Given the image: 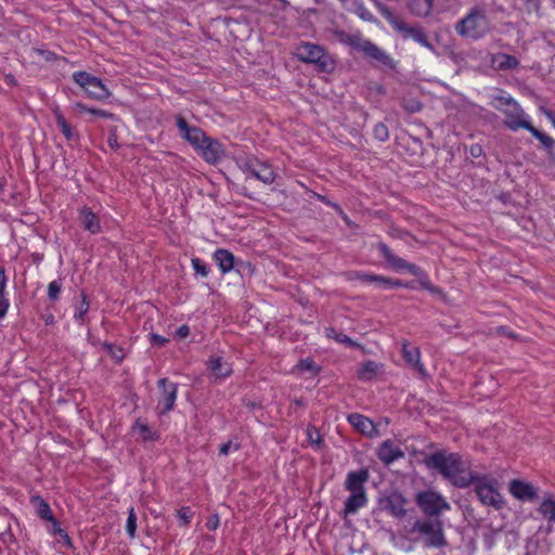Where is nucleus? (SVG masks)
<instances>
[{
	"label": "nucleus",
	"instance_id": "28",
	"mask_svg": "<svg viewBox=\"0 0 555 555\" xmlns=\"http://www.w3.org/2000/svg\"><path fill=\"white\" fill-rule=\"evenodd\" d=\"M31 504L36 507V513L38 517L48 522L54 520V516L52 509L47 501H44L41 496L36 495L30 499Z\"/></svg>",
	"mask_w": 555,
	"mask_h": 555
},
{
	"label": "nucleus",
	"instance_id": "14",
	"mask_svg": "<svg viewBox=\"0 0 555 555\" xmlns=\"http://www.w3.org/2000/svg\"><path fill=\"white\" fill-rule=\"evenodd\" d=\"M406 499L398 491H391L379 500L382 509L396 518H402L406 514Z\"/></svg>",
	"mask_w": 555,
	"mask_h": 555
},
{
	"label": "nucleus",
	"instance_id": "10",
	"mask_svg": "<svg viewBox=\"0 0 555 555\" xmlns=\"http://www.w3.org/2000/svg\"><path fill=\"white\" fill-rule=\"evenodd\" d=\"M72 78L90 99L104 101L111 96L109 90L102 80L87 72H75Z\"/></svg>",
	"mask_w": 555,
	"mask_h": 555
},
{
	"label": "nucleus",
	"instance_id": "8",
	"mask_svg": "<svg viewBox=\"0 0 555 555\" xmlns=\"http://www.w3.org/2000/svg\"><path fill=\"white\" fill-rule=\"evenodd\" d=\"M472 485L475 486V492L483 505L491 506L496 511L503 508L505 501L499 492L494 480L489 479L486 476H477L474 474V481Z\"/></svg>",
	"mask_w": 555,
	"mask_h": 555
},
{
	"label": "nucleus",
	"instance_id": "43",
	"mask_svg": "<svg viewBox=\"0 0 555 555\" xmlns=\"http://www.w3.org/2000/svg\"><path fill=\"white\" fill-rule=\"evenodd\" d=\"M374 138L380 142H385L389 138V131L385 124L377 122L373 128Z\"/></svg>",
	"mask_w": 555,
	"mask_h": 555
},
{
	"label": "nucleus",
	"instance_id": "13",
	"mask_svg": "<svg viewBox=\"0 0 555 555\" xmlns=\"http://www.w3.org/2000/svg\"><path fill=\"white\" fill-rule=\"evenodd\" d=\"M176 125L181 138L188 141L195 150H197L208 137L201 128L190 126L186 119L181 115L176 117Z\"/></svg>",
	"mask_w": 555,
	"mask_h": 555
},
{
	"label": "nucleus",
	"instance_id": "53",
	"mask_svg": "<svg viewBox=\"0 0 555 555\" xmlns=\"http://www.w3.org/2000/svg\"><path fill=\"white\" fill-rule=\"evenodd\" d=\"M219 525H220V520H219V516L217 514L209 516V518L206 521V527L212 531L216 530L219 527Z\"/></svg>",
	"mask_w": 555,
	"mask_h": 555
},
{
	"label": "nucleus",
	"instance_id": "33",
	"mask_svg": "<svg viewBox=\"0 0 555 555\" xmlns=\"http://www.w3.org/2000/svg\"><path fill=\"white\" fill-rule=\"evenodd\" d=\"M538 512L550 522H555V500L551 496L545 498L541 502Z\"/></svg>",
	"mask_w": 555,
	"mask_h": 555
},
{
	"label": "nucleus",
	"instance_id": "16",
	"mask_svg": "<svg viewBox=\"0 0 555 555\" xmlns=\"http://www.w3.org/2000/svg\"><path fill=\"white\" fill-rule=\"evenodd\" d=\"M358 51L362 52L364 56L377 62L378 64L389 67L393 66L392 59L369 39H363Z\"/></svg>",
	"mask_w": 555,
	"mask_h": 555
},
{
	"label": "nucleus",
	"instance_id": "35",
	"mask_svg": "<svg viewBox=\"0 0 555 555\" xmlns=\"http://www.w3.org/2000/svg\"><path fill=\"white\" fill-rule=\"evenodd\" d=\"M363 39L364 38L360 34H348L344 31L339 33L340 42L350 46L357 51L359 50Z\"/></svg>",
	"mask_w": 555,
	"mask_h": 555
},
{
	"label": "nucleus",
	"instance_id": "39",
	"mask_svg": "<svg viewBox=\"0 0 555 555\" xmlns=\"http://www.w3.org/2000/svg\"><path fill=\"white\" fill-rule=\"evenodd\" d=\"M297 367L301 372H310L313 376L320 372V367L309 358L301 359Z\"/></svg>",
	"mask_w": 555,
	"mask_h": 555
},
{
	"label": "nucleus",
	"instance_id": "7",
	"mask_svg": "<svg viewBox=\"0 0 555 555\" xmlns=\"http://www.w3.org/2000/svg\"><path fill=\"white\" fill-rule=\"evenodd\" d=\"M236 164L238 168L247 175V178H254L267 185L272 184L275 180V172L271 165L257 157H240Z\"/></svg>",
	"mask_w": 555,
	"mask_h": 555
},
{
	"label": "nucleus",
	"instance_id": "19",
	"mask_svg": "<svg viewBox=\"0 0 555 555\" xmlns=\"http://www.w3.org/2000/svg\"><path fill=\"white\" fill-rule=\"evenodd\" d=\"M404 456V452L401 450L399 446H397L392 440L388 439L382 442L377 450V457L385 465H390L395 461Z\"/></svg>",
	"mask_w": 555,
	"mask_h": 555
},
{
	"label": "nucleus",
	"instance_id": "36",
	"mask_svg": "<svg viewBox=\"0 0 555 555\" xmlns=\"http://www.w3.org/2000/svg\"><path fill=\"white\" fill-rule=\"evenodd\" d=\"M378 365L374 361H366L359 371V377L363 380L371 379L377 373Z\"/></svg>",
	"mask_w": 555,
	"mask_h": 555
},
{
	"label": "nucleus",
	"instance_id": "40",
	"mask_svg": "<svg viewBox=\"0 0 555 555\" xmlns=\"http://www.w3.org/2000/svg\"><path fill=\"white\" fill-rule=\"evenodd\" d=\"M62 291V282L60 280H54L48 285V297L51 301H57L60 298V294Z\"/></svg>",
	"mask_w": 555,
	"mask_h": 555
},
{
	"label": "nucleus",
	"instance_id": "38",
	"mask_svg": "<svg viewBox=\"0 0 555 555\" xmlns=\"http://www.w3.org/2000/svg\"><path fill=\"white\" fill-rule=\"evenodd\" d=\"M374 5L376 7V9L378 10V12L384 16V18L391 25L395 20L398 17L397 15H395L392 13V11L387 7L385 5L383 2H380L379 0H371Z\"/></svg>",
	"mask_w": 555,
	"mask_h": 555
},
{
	"label": "nucleus",
	"instance_id": "42",
	"mask_svg": "<svg viewBox=\"0 0 555 555\" xmlns=\"http://www.w3.org/2000/svg\"><path fill=\"white\" fill-rule=\"evenodd\" d=\"M126 531L128 533V535L130 538H134L135 537V532H137V515H135V512L133 508H130L129 511V514H128V518H127V524H126Z\"/></svg>",
	"mask_w": 555,
	"mask_h": 555
},
{
	"label": "nucleus",
	"instance_id": "32",
	"mask_svg": "<svg viewBox=\"0 0 555 555\" xmlns=\"http://www.w3.org/2000/svg\"><path fill=\"white\" fill-rule=\"evenodd\" d=\"M7 275L5 271L0 267V319H2L9 309L10 302L5 293Z\"/></svg>",
	"mask_w": 555,
	"mask_h": 555
},
{
	"label": "nucleus",
	"instance_id": "21",
	"mask_svg": "<svg viewBox=\"0 0 555 555\" xmlns=\"http://www.w3.org/2000/svg\"><path fill=\"white\" fill-rule=\"evenodd\" d=\"M401 352L403 359L411 367L416 370L422 376L426 375V370L421 362V351L417 347L404 340L402 341Z\"/></svg>",
	"mask_w": 555,
	"mask_h": 555
},
{
	"label": "nucleus",
	"instance_id": "55",
	"mask_svg": "<svg viewBox=\"0 0 555 555\" xmlns=\"http://www.w3.org/2000/svg\"><path fill=\"white\" fill-rule=\"evenodd\" d=\"M308 437H309V440L311 441V443H320L321 442L319 431L314 427L308 428Z\"/></svg>",
	"mask_w": 555,
	"mask_h": 555
},
{
	"label": "nucleus",
	"instance_id": "50",
	"mask_svg": "<svg viewBox=\"0 0 555 555\" xmlns=\"http://www.w3.org/2000/svg\"><path fill=\"white\" fill-rule=\"evenodd\" d=\"M149 337H150L151 344L154 346H158V347H163L169 341L168 338H166L162 335L155 334V333H151L149 335Z\"/></svg>",
	"mask_w": 555,
	"mask_h": 555
},
{
	"label": "nucleus",
	"instance_id": "64",
	"mask_svg": "<svg viewBox=\"0 0 555 555\" xmlns=\"http://www.w3.org/2000/svg\"><path fill=\"white\" fill-rule=\"evenodd\" d=\"M339 1H340V2L344 4V7H345V5H346L350 0H339Z\"/></svg>",
	"mask_w": 555,
	"mask_h": 555
},
{
	"label": "nucleus",
	"instance_id": "61",
	"mask_svg": "<svg viewBox=\"0 0 555 555\" xmlns=\"http://www.w3.org/2000/svg\"><path fill=\"white\" fill-rule=\"evenodd\" d=\"M74 109L80 113H90L91 107L87 106L83 103L77 102L74 104Z\"/></svg>",
	"mask_w": 555,
	"mask_h": 555
},
{
	"label": "nucleus",
	"instance_id": "9",
	"mask_svg": "<svg viewBox=\"0 0 555 555\" xmlns=\"http://www.w3.org/2000/svg\"><path fill=\"white\" fill-rule=\"evenodd\" d=\"M416 504L427 518H440V515L451 508L446 498L437 491L425 490L416 494Z\"/></svg>",
	"mask_w": 555,
	"mask_h": 555
},
{
	"label": "nucleus",
	"instance_id": "56",
	"mask_svg": "<svg viewBox=\"0 0 555 555\" xmlns=\"http://www.w3.org/2000/svg\"><path fill=\"white\" fill-rule=\"evenodd\" d=\"M107 144L111 149L113 150H118L119 147V144H118V139H117V134L115 132H111L108 138H107Z\"/></svg>",
	"mask_w": 555,
	"mask_h": 555
},
{
	"label": "nucleus",
	"instance_id": "4",
	"mask_svg": "<svg viewBox=\"0 0 555 555\" xmlns=\"http://www.w3.org/2000/svg\"><path fill=\"white\" fill-rule=\"evenodd\" d=\"M296 59L306 64H313L321 73H332L335 69L334 59L320 44L299 42L294 50Z\"/></svg>",
	"mask_w": 555,
	"mask_h": 555
},
{
	"label": "nucleus",
	"instance_id": "12",
	"mask_svg": "<svg viewBox=\"0 0 555 555\" xmlns=\"http://www.w3.org/2000/svg\"><path fill=\"white\" fill-rule=\"evenodd\" d=\"M157 386L159 389L157 408L159 409V414L164 415L170 412L175 406L178 393V385L164 377L157 382Z\"/></svg>",
	"mask_w": 555,
	"mask_h": 555
},
{
	"label": "nucleus",
	"instance_id": "46",
	"mask_svg": "<svg viewBox=\"0 0 555 555\" xmlns=\"http://www.w3.org/2000/svg\"><path fill=\"white\" fill-rule=\"evenodd\" d=\"M492 106L494 107V105H502V107H508L509 104L507 103V101H516L513 96H511L509 94H507L506 92L502 91L500 94L498 95H493L492 96Z\"/></svg>",
	"mask_w": 555,
	"mask_h": 555
},
{
	"label": "nucleus",
	"instance_id": "47",
	"mask_svg": "<svg viewBox=\"0 0 555 555\" xmlns=\"http://www.w3.org/2000/svg\"><path fill=\"white\" fill-rule=\"evenodd\" d=\"M178 518L182 521L183 526H188L193 516L191 507L184 506L178 511Z\"/></svg>",
	"mask_w": 555,
	"mask_h": 555
},
{
	"label": "nucleus",
	"instance_id": "58",
	"mask_svg": "<svg viewBox=\"0 0 555 555\" xmlns=\"http://www.w3.org/2000/svg\"><path fill=\"white\" fill-rule=\"evenodd\" d=\"M190 335V327L185 324L181 325L177 331H176V336L179 337V338H185Z\"/></svg>",
	"mask_w": 555,
	"mask_h": 555
},
{
	"label": "nucleus",
	"instance_id": "1",
	"mask_svg": "<svg viewBox=\"0 0 555 555\" xmlns=\"http://www.w3.org/2000/svg\"><path fill=\"white\" fill-rule=\"evenodd\" d=\"M425 464L457 488H466L474 481L473 473L465 474V463L459 453L438 451L427 456Z\"/></svg>",
	"mask_w": 555,
	"mask_h": 555
},
{
	"label": "nucleus",
	"instance_id": "34",
	"mask_svg": "<svg viewBox=\"0 0 555 555\" xmlns=\"http://www.w3.org/2000/svg\"><path fill=\"white\" fill-rule=\"evenodd\" d=\"M326 337L332 338L336 340L339 344H343L347 347L356 348L359 347V344H357L354 340H352L349 336L338 333L334 327H327L325 328Z\"/></svg>",
	"mask_w": 555,
	"mask_h": 555
},
{
	"label": "nucleus",
	"instance_id": "52",
	"mask_svg": "<svg viewBox=\"0 0 555 555\" xmlns=\"http://www.w3.org/2000/svg\"><path fill=\"white\" fill-rule=\"evenodd\" d=\"M90 114L105 119H113L115 115L108 111L91 107Z\"/></svg>",
	"mask_w": 555,
	"mask_h": 555
},
{
	"label": "nucleus",
	"instance_id": "30",
	"mask_svg": "<svg viewBox=\"0 0 555 555\" xmlns=\"http://www.w3.org/2000/svg\"><path fill=\"white\" fill-rule=\"evenodd\" d=\"M133 431L138 433L143 441H155L159 437L153 428L140 420L133 425Z\"/></svg>",
	"mask_w": 555,
	"mask_h": 555
},
{
	"label": "nucleus",
	"instance_id": "11",
	"mask_svg": "<svg viewBox=\"0 0 555 555\" xmlns=\"http://www.w3.org/2000/svg\"><path fill=\"white\" fill-rule=\"evenodd\" d=\"M393 29L401 34L403 39H413L415 42L427 48L430 51H435L434 44L428 40L427 34L422 27L409 26L401 17H397L391 24Z\"/></svg>",
	"mask_w": 555,
	"mask_h": 555
},
{
	"label": "nucleus",
	"instance_id": "59",
	"mask_svg": "<svg viewBox=\"0 0 555 555\" xmlns=\"http://www.w3.org/2000/svg\"><path fill=\"white\" fill-rule=\"evenodd\" d=\"M404 107H405L406 111H409L411 113H415V112L421 111L422 104L420 102H417V101H413V102H411L409 104H405Z\"/></svg>",
	"mask_w": 555,
	"mask_h": 555
},
{
	"label": "nucleus",
	"instance_id": "31",
	"mask_svg": "<svg viewBox=\"0 0 555 555\" xmlns=\"http://www.w3.org/2000/svg\"><path fill=\"white\" fill-rule=\"evenodd\" d=\"M48 532L53 535V537H56L59 535L60 539L62 540L63 544L68 547L69 550H73L74 548V544H73V541L70 539V537L68 535V533L63 529L61 528L60 526V522L54 519L50 522V527L48 528Z\"/></svg>",
	"mask_w": 555,
	"mask_h": 555
},
{
	"label": "nucleus",
	"instance_id": "49",
	"mask_svg": "<svg viewBox=\"0 0 555 555\" xmlns=\"http://www.w3.org/2000/svg\"><path fill=\"white\" fill-rule=\"evenodd\" d=\"M421 286L422 288L430 292L431 294H435V295H441L442 294V291L440 287L438 286H435L430 283L429 280L425 279V280H421Z\"/></svg>",
	"mask_w": 555,
	"mask_h": 555
},
{
	"label": "nucleus",
	"instance_id": "15",
	"mask_svg": "<svg viewBox=\"0 0 555 555\" xmlns=\"http://www.w3.org/2000/svg\"><path fill=\"white\" fill-rule=\"evenodd\" d=\"M377 249L384 259L396 270V271H408L411 274L416 275L420 268L413 263L405 261L403 258L396 256L389 246L383 242L377 244Z\"/></svg>",
	"mask_w": 555,
	"mask_h": 555
},
{
	"label": "nucleus",
	"instance_id": "41",
	"mask_svg": "<svg viewBox=\"0 0 555 555\" xmlns=\"http://www.w3.org/2000/svg\"><path fill=\"white\" fill-rule=\"evenodd\" d=\"M192 268L194 269L195 273L201 275L202 278H207L209 274L208 264L201 258L192 259Z\"/></svg>",
	"mask_w": 555,
	"mask_h": 555
},
{
	"label": "nucleus",
	"instance_id": "22",
	"mask_svg": "<svg viewBox=\"0 0 555 555\" xmlns=\"http://www.w3.org/2000/svg\"><path fill=\"white\" fill-rule=\"evenodd\" d=\"M508 489L509 492L520 501L531 502L538 496L537 490L531 483L519 479L512 480Z\"/></svg>",
	"mask_w": 555,
	"mask_h": 555
},
{
	"label": "nucleus",
	"instance_id": "23",
	"mask_svg": "<svg viewBox=\"0 0 555 555\" xmlns=\"http://www.w3.org/2000/svg\"><path fill=\"white\" fill-rule=\"evenodd\" d=\"M78 219L82 228L90 234H98L102 231L100 218L91 210V208L83 206L79 209Z\"/></svg>",
	"mask_w": 555,
	"mask_h": 555
},
{
	"label": "nucleus",
	"instance_id": "29",
	"mask_svg": "<svg viewBox=\"0 0 555 555\" xmlns=\"http://www.w3.org/2000/svg\"><path fill=\"white\" fill-rule=\"evenodd\" d=\"M433 5L434 0H409V9L416 16H428Z\"/></svg>",
	"mask_w": 555,
	"mask_h": 555
},
{
	"label": "nucleus",
	"instance_id": "37",
	"mask_svg": "<svg viewBox=\"0 0 555 555\" xmlns=\"http://www.w3.org/2000/svg\"><path fill=\"white\" fill-rule=\"evenodd\" d=\"M89 310V301L87 300L86 294L81 293V300L77 305L74 318L78 322H83L85 315L87 314Z\"/></svg>",
	"mask_w": 555,
	"mask_h": 555
},
{
	"label": "nucleus",
	"instance_id": "44",
	"mask_svg": "<svg viewBox=\"0 0 555 555\" xmlns=\"http://www.w3.org/2000/svg\"><path fill=\"white\" fill-rule=\"evenodd\" d=\"M104 347L107 350V353L117 362H121L124 360L125 352L121 347L107 343L104 345Z\"/></svg>",
	"mask_w": 555,
	"mask_h": 555
},
{
	"label": "nucleus",
	"instance_id": "51",
	"mask_svg": "<svg viewBox=\"0 0 555 555\" xmlns=\"http://www.w3.org/2000/svg\"><path fill=\"white\" fill-rule=\"evenodd\" d=\"M317 198L320 202H322L323 204H325L326 206L332 207L333 209H335L339 214H341V215L344 214L341 207L337 203H334V202L330 201L326 196L317 194Z\"/></svg>",
	"mask_w": 555,
	"mask_h": 555
},
{
	"label": "nucleus",
	"instance_id": "26",
	"mask_svg": "<svg viewBox=\"0 0 555 555\" xmlns=\"http://www.w3.org/2000/svg\"><path fill=\"white\" fill-rule=\"evenodd\" d=\"M53 114L55 117V121L57 127L60 128L63 135L66 138L67 141H74L79 139L78 132L74 130V128L66 121L65 117L63 116L62 112L59 107L53 109Z\"/></svg>",
	"mask_w": 555,
	"mask_h": 555
},
{
	"label": "nucleus",
	"instance_id": "45",
	"mask_svg": "<svg viewBox=\"0 0 555 555\" xmlns=\"http://www.w3.org/2000/svg\"><path fill=\"white\" fill-rule=\"evenodd\" d=\"M354 14H357L361 20L370 23H376V17L372 14V12L363 4L358 5Z\"/></svg>",
	"mask_w": 555,
	"mask_h": 555
},
{
	"label": "nucleus",
	"instance_id": "57",
	"mask_svg": "<svg viewBox=\"0 0 555 555\" xmlns=\"http://www.w3.org/2000/svg\"><path fill=\"white\" fill-rule=\"evenodd\" d=\"M36 53L41 55L42 59L48 61V62H51V61L55 60V54L53 52H51V51L37 49Z\"/></svg>",
	"mask_w": 555,
	"mask_h": 555
},
{
	"label": "nucleus",
	"instance_id": "48",
	"mask_svg": "<svg viewBox=\"0 0 555 555\" xmlns=\"http://www.w3.org/2000/svg\"><path fill=\"white\" fill-rule=\"evenodd\" d=\"M241 444L238 442L228 441L220 446L219 453L221 455H228L231 451L240 450Z\"/></svg>",
	"mask_w": 555,
	"mask_h": 555
},
{
	"label": "nucleus",
	"instance_id": "60",
	"mask_svg": "<svg viewBox=\"0 0 555 555\" xmlns=\"http://www.w3.org/2000/svg\"><path fill=\"white\" fill-rule=\"evenodd\" d=\"M363 4V1L362 0H350L346 5L345 8L351 12H356V10L358 9V5H361Z\"/></svg>",
	"mask_w": 555,
	"mask_h": 555
},
{
	"label": "nucleus",
	"instance_id": "24",
	"mask_svg": "<svg viewBox=\"0 0 555 555\" xmlns=\"http://www.w3.org/2000/svg\"><path fill=\"white\" fill-rule=\"evenodd\" d=\"M491 66L496 70H512L519 66V61L507 53H495L491 56Z\"/></svg>",
	"mask_w": 555,
	"mask_h": 555
},
{
	"label": "nucleus",
	"instance_id": "2",
	"mask_svg": "<svg viewBox=\"0 0 555 555\" xmlns=\"http://www.w3.org/2000/svg\"><path fill=\"white\" fill-rule=\"evenodd\" d=\"M507 103L509 104L508 107L494 105V108L500 111L505 116L504 126L512 131H517L519 129L528 130L537 140L541 142L546 151H552L555 147V140L531 125L529 116L517 101H507Z\"/></svg>",
	"mask_w": 555,
	"mask_h": 555
},
{
	"label": "nucleus",
	"instance_id": "17",
	"mask_svg": "<svg viewBox=\"0 0 555 555\" xmlns=\"http://www.w3.org/2000/svg\"><path fill=\"white\" fill-rule=\"evenodd\" d=\"M196 151L209 164L218 163L224 155L222 145L210 137H207Z\"/></svg>",
	"mask_w": 555,
	"mask_h": 555
},
{
	"label": "nucleus",
	"instance_id": "27",
	"mask_svg": "<svg viewBox=\"0 0 555 555\" xmlns=\"http://www.w3.org/2000/svg\"><path fill=\"white\" fill-rule=\"evenodd\" d=\"M209 369L216 378H225L231 375V365L223 361L221 357H211L209 360Z\"/></svg>",
	"mask_w": 555,
	"mask_h": 555
},
{
	"label": "nucleus",
	"instance_id": "6",
	"mask_svg": "<svg viewBox=\"0 0 555 555\" xmlns=\"http://www.w3.org/2000/svg\"><path fill=\"white\" fill-rule=\"evenodd\" d=\"M490 30V23L485 12L480 9H473L455 25V31L463 38L478 40L485 37Z\"/></svg>",
	"mask_w": 555,
	"mask_h": 555
},
{
	"label": "nucleus",
	"instance_id": "18",
	"mask_svg": "<svg viewBox=\"0 0 555 555\" xmlns=\"http://www.w3.org/2000/svg\"><path fill=\"white\" fill-rule=\"evenodd\" d=\"M354 276L357 280H359L363 283L375 284L376 287L379 289L396 288V287H401L403 285L400 280H393L390 278H386V276L377 275V274H373V273L356 272Z\"/></svg>",
	"mask_w": 555,
	"mask_h": 555
},
{
	"label": "nucleus",
	"instance_id": "54",
	"mask_svg": "<svg viewBox=\"0 0 555 555\" xmlns=\"http://www.w3.org/2000/svg\"><path fill=\"white\" fill-rule=\"evenodd\" d=\"M482 146L478 143H474L469 146V155L473 157V158H478L482 155Z\"/></svg>",
	"mask_w": 555,
	"mask_h": 555
},
{
	"label": "nucleus",
	"instance_id": "25",
	"mask_svg": "<svg viewBox=\"0 0 555 555\" xmlns=\"http://www.w3.org/2000/svg\"><path fill=\"white\" fill-rule=\"evenodd\" d=\"M212 257L222 273H228L233 269L235 257L228 249L219 248L214 253Z\"/></svg>",
	"mask_w": 555,
	"mask_h": 555
},
{
	"label": "nucleus",
	"instance_id": "20",
	"mask_svg": "<svg viewBox=\"0 0 555 555\" xmlns=\"http://www.w3.org/2000/svg\"><path fill=\"white\" fill-rule=\"evenodd\" d=\"M347 420L360 434L371 438L378 436L375 424L369 417L359 413H351L348 415Z\"/></svg>",
	"mask_w": 555,
	"mask_h": 555
},
{
	"label": "nucleus",
	"instance_id": "62",
	"mask_svg": "<svg viewBox=\"0 0 555 555\" xmlns=\"http://www.w3.org/2000/svg\"><path fill=\"white\" fill-rule=\"evenodd\" d=\"M543 114L552 122V125L555 126V113L550 109H543Z\"/></svg>",
	"mask_w": 555,
	"mask_h": 555
},
{
	"label": "nucleus",
	"instance_id": "3",
	"mask_svg": "<svg viewBox=\"0 0 555 555\" xmlns=\"http://www.w3.org/2000/svg\"><path fill=\"white\" fill-rule=\"evenodd\" d=\"M370 478L367 468L359 470H351L347 474L345 480V489L350 492V495L345 501L344 514H356L367 504V496L364 485Z\"/></svg>",
	"mask_w": 555,
	"mask_h": 555
},
{
	"label": "nucleus",
	"instance_id": "5",
	"mask_svg": "<svg viewBox=\"0 0 555 555\" xmlns=\"http://www.w3.org/2000/svg\"><path fill=\"white\" fill-rule=\"evenodd\" d=\"M411 532L422 535L426 547L442 548L448 545L443 521L440 518L417 519L413 524Z\"/></svg>",
	"mask_w": 555,
	"mask_h": 555
},
{
	"label": "nucleus",
	"instance_id": "63",
	"mask_svg": "<svg viewBox=\"0 0 555 555\" xmlns=\"http://www.w3.org/2000/svg\"><path fill=\"white\" fill-rule=\"evenodd\" d=\"M4 81L10 86H16L17 83L16 78L12 74L5 75Z\"/></svg>",
	"mask_w": 555,
	"mask_h": 555
}]
</instances>
